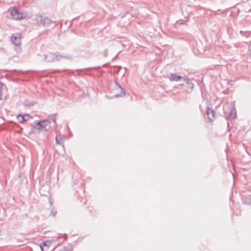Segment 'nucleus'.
<instances>
[{
	"mask_svg": "<svg viewBox=\"0 0 251 251\" xmlns=\"http://www.w3.org/2000/svg\"><path fill=\"white\" fill-rule=\"evenodd\" d=\"M169 78L171 81H178L181 79H183V77L180 75H177L176 74H171Z\"/></svg>",
	"mask_w": 251,
	"mask_h": 251,
	"instance_id": "nucleus-8",
	"label": "nucleus"
},
{
	"mask_svg": "<svg viewBox=\"0 0 251 251\" xmlns=\"http://www.w3.org/2000/svg\"><path fill=\"white\" fill-rule=\"evenodd\" d=\"M183 80L187 84L188 87H189L191 89H193L194 87V84L192 82L190 81L189 78L187 76L183 77Z\"/></svg>",
	"mask_w": 251,
	"mask_h": 251,
	"instance_id": "nucleus-10",
	"label": "nucleus"
},
{
	"mask_svg": "<svg viewBox=\"0 0 251 251\" xmlns=\"http://www.w3.org/2000/svg\"><path fill=\"white\" fill-rule=\"evenodd\" d=\"M21 36L20 34L17 33L13 34L11 36V40L12 43L15 46H19L21 45Z\"/></svg>",
	"mask_w": 251,
	"mask_h": 251,
	"instance_id": "nucleus-5",
	"label": "nucleus"
},
{
	"mask_svg": "<svg viewBox=\"0 0 251 251\" xmlns=\"http://www.w3.org/2000/svg\"><path fill=\"white\" fill-rule=\"evenodd\" d=\"M2 84L0 83V99H1L2 96Z\"/></svg>",
	"mask_w": 251,
	"mask_h": 251,
	"instance_id": "nucleus-14",
	"label": "nucleus"
},
{
	"mask_svg": "<svg viewBox=\"0 0 251 251\" xmlns=\"http://www.w3.org/2000/svg\"><path fill=\"white\" fill-rule=\"evenodd\" d=\"M52 123L54 125H56V115H51L44 120L35 121L33 124L32 126L38 130H43L44 131H49L50 128V124Z\"/></svg>",
	"mask_w": 251,
	"mask_h": 251,
	"instance_id": "nucleus-1",
	"label": "nucleus"
},
{
	"mask_svg": "<svg viewBox=\"0 0 251 251\" xmlns=\"http://www.w3.org/2000/svg\"><path fill=\"white\" fill-rule=\"evenodd\" d=\"M51 242L49 240H47L40 244V247L42 251H49V248Z\"/></svg>",
	"mask_w": 251,
	"mask_h": 251,
	"instance_id": "nucleus-7",
	"label": "nucleus"
},
{
	"mask_svg": "<svg viewBox=\"0 0 251 251\" xmlns=\"http://www.w3.org/2000/svg\"><path fill=\"white\" fill-rule=\"evenodd\" d=\"M215 112L213 110L207 107L206 114L207 115L208 120L209 122H212L214 120L215 118Z\"/></svg>",
	"mask_w": 251,
	"mask_h": 251,
	"instance_id": "nucleus-6",
	"label": "nucleus"
},
{
	"mask_svg": "<svg viewBox=\"0 0 251 251\" xmlns=\"http://www.w3.org/2000/svg\"><path fill=\"white\" fill-rule=\"evenodd\" d=\"M62 58L65 59H71V57L69 55H56L52 53H49L45 55L44 59L47 62H53L55 61H59Z\"/></svg>",
	"mask_w": 251,
	"mask_h": 251,
	"instance_id": "nucleus-2",
	"label": "nucleus"
},
{
	"mask_svg": "<svg viewBox=\"0 0 251 251\" xmlns=\"http://www.w3.org/2000/svg\"><path fill=\"white\" fill-rule=\"evenodd\" d=\"M29 115L28 114H25L24 115H19L17 116V119L20 123H22L25 121H27L29 119Z\"/></svg>",
	"mask_w": 251,
	"mask_h": 251,
	"instance_id": "nucleus-9",
	"label": "nucleus"
},
{
	"mask_svg": "<svg viewBox=\"0 0 251 251\" xmlns=\"http://www.w3.org/2000/svg\"><path fill=\"white\" fill-rule=\"evenodd\" d=\"M55 141H56V143L58 144H60V142L59 141H58V139H57V137L56 136V138H55Z\"/></svg>",
	"mask_w": 251,
	"mask_h": 251,
	"instance_id": "nucleus-16",
	"label": "nucleus"
},
{
	"mask_svg": "<svg viewBox=\"0 0 251 251\" xmlns=\"http://www.w3.org/2000/svg\"><path fill=\"white\" fill-rule=\"evenodd\" d=\"M115 89L116 90L118 91V94H116L114 95V97L117 98L119 97H122L125 94V92H124L123 89L121 87V86L118 84L117 82H115Z\"/></svg>",
	"mask_w": 251,
	"mask_h": 251,
	"instance_id": "nucleus-4",
	"label": "nucleus"
},
{
	"mask_svg": "<svg viewBox=\"0 0 251 251\" xmlns=\"http://www.w3.org/2000/svg\"><path fill=\"white\" fill-rule=\"evenodd\" d=\"M51 21L48 18H45L43 20V24L44 26H48L50 25Z\"/></svg>",
	"mask_w": 251,
	"mask_h": 251,
	"instance_id": "nucleus-12",
	"label": "nucleus"
},
{
	"mask_svg": "<svg viewBox=\"0 0 251 251\" xmlns=\"http://www.w3.org/2000/svg\"><path fill=\"white\" fill-rule=\"evenodd\" d=\"M57 211L54 209H52L50 211V215L52 216L53 217H55L56 215Z\"/></svg>",
	"mask_w": 251,
	"mask_h": 251,
	"instance_id": "nucleus-13",
	"label": "nucleus"
},
{
	"mask_svg": "<svg viewBox=\"0 0 251 251\" xmlns=\"http://www.w3.org/2000/svg\"><path fill=\"white\" fill-rule=\"evenodd\" d=\"M229 117L230 118L235 119L236 117V112L235 109L230 110L229 113Z\"/></svg>",
	"mask_w": 251,
	"mask_h": 251,
	"instance_id": "nucleus-11",
	"label": "nucleus"
},
{
	"mask_svg": "<svg viewBox=\"0 0 251 251\" xmlns=\"http://www.w3.org/2000/svg\"><path fill=\"white\" fill-rule=\"evenodd\" d=\"M7 14L8 18L14 20H20L23 18V14L15 8L9 9Z\"/></svg>",
	"mask_w": 251,
	"mask_h": 251,
	"instance_id": "nucleus-3",
	"label": "nucleus"
},
{
	"mask_svg": "<svg viewBox=\"0 0 251 251\" xmlns=\"http://www.w3.org/2000/svg\"><path fill=\"white\" fill-rule=\"evenodd\" d=\"M107 50H104V51L103 52L104 57H106L107 56Z\"/></svg>",
	"mask_w": 251,
	"mask_h": 251,
	"instance_id": "nucleus-15",
	"label": "nucleus"
}]
</instances>
